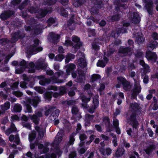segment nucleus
<instances>
[{
	"label": "nucleus",
	"instance_id": "1",
	"mask_svg": "<svg viewBox=\"0 0 158 158\" xmlns=\"http://www.w3.org/2000/svg\"><path fill=\"white\" fill-rule=\"evenodd\" d=\"M47 65V63L43 59H40L38 60L35 67L32 62L28 63L23 60L19 63V67L16 69L15 73L17 74L21 73L26 68H27L29 73H33L35 72L36 69L37 70L42 69H45Z\"/></svg>",
	"mask_w": 158,
	"mask_h": 158
},
{
	"label": "nucleus",
	"instance_id": "2",
	"mask_svg": "<svg viewBox=\"0 0 158 158\" xmlns=\"http://www.w3.org/2000/svg\"><path fill=\"white\" fill-rule=\"evenodd\" d=\"M63 73L62 71L56 72L55 73L54 76L51 79V80L45 78L43 76H39L38 77V78L40 79L39 81V83L40 85H44L49 83H56L63 82V80H59L57 78L60 75H62Z\"/></svg>",
	"mask_w": 158,
	"mask_h": 158
},
{
	"label": "nucleus",
	"instance_id": "3",
	"mask_svg": "<svg viewBox=\"0 0 158 158\" xmlns=\"http://www.w3.org/2000/svg\"><path fill=\"white\" fill-rule=\"evenodd\" d=\"M40 101V99L38 97H35L33 99L27 98L25 102V106H26L27 112L31 113L32 112L31 107V105L34 107H36Z\"/></svg>",
	"mask_w": 158,
	"mask_h": 158
},
{
	"label": "nucleus",
	"instance_id": "4",
	"mask_svg": "<svg viewBox=\"0 0 158 158\" xmlns=\"http://www.w3.org/2000/svg\"><path fill=\"white\" fill-rule=\"evenodd\" d=\"M40 43V42L39 40L35 39L33 41V44L27 50V53L29 54H35L42 51L43 48L41 47L38 46Z\"/></svg>",
	"mask_w": 158,
	"mask_h": 158
},
{
	"label": "nucleus",
	"instance_id": "5",
	"mask_svg": "<svg viewBox=\"0 0 158 158\" xmlns=\"http://www.w3.org/2000/svg\"><path fill=\"white\" fill-rule=\"evenodd\" d=\"M128 43L129 45L130 48L128 47L127 48H123V47L121 48L119 51V53L120 54H123L124 55H130L132 53V50L131 48H133V42L131 40H128Z\"/></svg>",
	"mask_w": 158,
	"mask_h": 158
},
{
	"label": "nucleus",
	"instance_id": "6",
	"mask_svg": "<svg viewBox=\"0 0 158 158\" xmlns=\"http://www.w3.org/2000/svg\"><path fill=\"white\" fill-rule=\"evenodd\" d=\"M118 84L116 85L117 88H119L120 84H122L123 85V87L124 89L126 91L129 90L131 88V86L129 83L125 79L122 77H119L118 78Z\"/></svg>",
	"mask_w": 158,
	"mask_h": 158
},
{
	"label": "nucleus",
	"instance_id": "7",
	"mask_svg": "<svg viewBox=\"0 0 158 158\" xmlns=\"http://www.w3.org/2000/svg\"><path fill=\"white\" fill-rule=\"evenodd\" d=\"M134 88L133 89L131 94L132 97L133 98H135L136 95L138 94L141 91V88L139 84V81L138 79L137 80H134Z\"/></svg>",
	"mask_w": 158,
	"mask_h": 158
},
{
	"label": "nucleus",
	"instance_id": "8",
	"mask_svg": "<svg viewBox=\"0 0 158 158\" xmlns=\"http://www.w3.org/2000/svg\"><path fill=\"white\" fill-rule=\"evenodd\" d=\"M72 40L74 44V45L72 48L73 52H75L77 50L82 46V44L80 42L79 38L75 35L72 36Z\"/></svg>",
	"mask_w": 158,
	"mask_h": 158
},
{
	"label": "nucleus",
	"instance_id": "9",
	"mask_svg": "<svg viewBox=\"0 0 158 158\" xmlns=\"http://www.w3.org/2000/svg\"><path fill=\"white\" fill-rule=\"evenodd\" d=\"M77 57L78 59V63L79 65L82 68L85 67L86 65V63L84 59V53L81 52H79Z\"/></svg>",
	"mask_w": 158,
	"mask_h": 158
},
{
	"label": "nucleus",
	"instance_id": "10",
	"mask_svg": "<svg viewBox=\"0 0 158 158\" xmlns=\"http://www.w3.org/2000/svg\"><path fill=\"white\" fill-rule=\"evenodd\" d=\"M129 25V24L128 23H124L122 28H119L117 29L115 33L114 32L112 33V36L115 38L119 36V34L125 33L127 30L126 27Z\"/></svg>",
	"mask_w": 158,
	"mask_h": 158
},
{
	"label": "nucleus",
	"instance_id": "11",
	"mask_svg": "<svg viewBox=\"0 0 158 158\" xmlns=\"http://www.w3.org/2000/svg\"><path fill=\"white\" fill-rule=\"evenodd\" d=\"M146 57L148 61L155 62L157 59V56L155 53L148 51L146 52Z\"/></svg>",
	"mask_w": 158,
	"mask_h": 158
},
{
	"label": "nucleus",
	"instance_id": "12",
	"mask_svg": "<svg viewBox=\"0 0 158 158\" xmlns=\"http://www.w3.org/2000/svg\"><path fill=\"white\" fill-rule=\"evenodd\" d=\"M49 9H50L49 10H48L45 8H44V10H39L37 12V14L36 15L37 18H41L44 17L48 13H50V11H52V9L51 8H49ZM48 9H49V8Z\"/></svg>",
	"mask_w": 158,
	"mask_h": 158
},
{
	"label": "nucleus",
	"instance_id": "13",
	"mask_svg": "<svg viewBox=\"0 0 158 158\" xmlns=\"http://www.w3.org/2000/svg\"><path fill=\"white\" fill-rule=\"evenodd\" d=\"M63 135V131L62 130H60L57 133L55 137L54 142V144L57 145L59 144L62 140V137Z\"/></svg>",
	"mask_w": 158,
	"mask_h": 158
},
{
	"label": "nucleus",
	"instance_id": "14",
	"mask_svg": "<svg viewBox=\"0 0 158 158\" xmlns=\"http://www.w3.org/2000/svg\"><path fill=\"white\" fill-rule=\"evenodd\" d=\"M133 35L136 38V41L138 44H140L144 41V38L141 33H136L134 32Z\"/></svg>",
	"mask_w": 158,
	"mask_h": 158
},
{
	"label": "nucleus",
	"instance_id": "15",
	"mask_svg": "<svg viewBox=\"0 0 158 158\" xmlns=\"http://www.w3.org/2000/svg\"><path fill=\"white\" fill-rule=\"evenodd\" d=\"M42 115L41 112L38 111L35 113V114L32 116L29 115V116L33 122L35 124H37L39 121V117H40Z\"/></svg>",
	"mask_w": 158,
	"mask_h": 158
},
{
	"label": "nucleus",
	"instance_id": "16",
	"mask_svg": "<svg viewBox=\"0 0 158 158\" xmlns=\"http://www.w3.org/2000/svg\"><path fill=\"white\" fill-rule=\"evenodd\" d=\"M35 130L38 132L39 137L41 139L44 136V133L45 131V127H42L36 126L35 127Z\"/></svg>",
	"mask_w": 158,
	"mask_h": 158
},
{
	"label": "nucleus",
	"instance_id": "17",
	"mask_svg": "<svg viewBox=\"0 0 158 158\" xmlns=\"http://www.w3.org/2000/svg\"><path fill=\"white\" fill-rule=\"evenodd\" d=\"M98 95H96L93 98V103L94 104V109H89V112L90 113H93L94 112V110L96 109L98 106Z\"/></svg>",
	"mask_w": 158,
	"mask_h": 158
},
{
	"label": "nucleus",
	"instance_id": "18",
	"mask_svg": "<svg viewBox=\"0 0 158 158\" xmlns=\"http://www.w3.org/2000/svg\"><path fill=\"white\" fill-rule=\"evenodd\" d=\"M131 20L133 23H139L140 21V16L137 13H134L132 14Z\"/></svg>",
	"mask_w": 158,
	"mask_h": 158
},
{
	"label": "nucleus",
	"instance_id": "19",
	"mask_svg": "<svg viewBox=\"0 0 158 158\" xmlns=\"http://www.w3.org/2000/svg\"><path fill=\"white\" fill-rule=\"evenodd\" d=\"M48 39H51L55 43L59 41V39L60 38L59 35L57 34H56L53 32L50 33L48 35Z\"/></svg>",
	"mask_w": 158,
	"mask_h": 158
},
{
	"label": "nucleus",
	"instance_id": "20",
	"mask_svg": "<svg viewBox=\"0 0 158 158\" xmlns=\"http://www.w3.org/2000/svg\"><path fill=\"white\" fill-rule=\"evenodd\" d=\"M48 145L49 143H46L45 144V146H44L42 144H40L38 145V148L42 151V152H41V153L46 152L48 151L49 149L47 148V146H48Z\"/></svg>",
	"mask_w": 158,
	"mask_h": 158
},
{
	"label": "nucleus",
	"instance_id": "21",
	"mask_svg": "<svg viewBox=\"0 0 158 158\" xmlns=\"http://www.w3.org/2000/svg\"><path fill=\"white\" fill-rule=\"evenodd\" d=\"M9 139L10 142L13 141L15 142L17 145L19 144V136L18 135H16L15 137L14 135H11L9 136Z\"/></svg>",
	"mask_w": 158,
	"mask_h": 158
},
{
	"label": "nucleus",
	"instance_id": "22",
	"mask_svg": "<svg viewBox=\"0 0 158 158\" xmlns=\"http://www.w3.org/2000/svg\"><path fill=\"white\" fill-rule=\"evenodd\" d=\"M35 137V132L33 131L32 133L30 134L29 136V140L30 143L31 141H32ZM35 147V145L34 144L31 143L30 148L31 149H33Z\"/></svg>",
	"mask_w": 158,
	"mask_h": 158
},
{
	"label": "nucleus",
	"instance_id": "23",
	"mask_svg": "<svg viewBox=\"0 0 158 158\" xmlns=\"http://www.w3.org/2000/svg\"><path fill=\"white\" fill-rule=\"evenodd\" d=\"M103 60H99L98 61L97 63V66L104 67L106 66V64L108 61V60L106 57H104Z\"/></svg>",
	"mask_w": 158,
	"mask_h": 158
},
{
	"label": "nucleus",
	"instance_id": "24",
	"mask_svg": "<svg viewBox=\"0 0 158 158\" xmlns=\"http://www.w3.org/2000/svg\"><path fill=\"white\" fill-rule=\"evenodd\" d=\"M112 150L110 148H107L105 149L101 148L100 151L101 153L104 155H109L111 153Z\"/></svg>",
	"mask_w": 158,
	"mask_h": 158
},
{
	"label": "nucleus",
	"instance_id": "25",
	"mask_svg": "<svg viewBox=\"0 0 158 158\" xmlns=\"http://www.w3.org/2000/svg\"><path fill=\"white\" fill-rule=\"evenodd\" d=\"M17 131V129L15 125L13 124H12L10 128L8 129L5 132V133L7 135H9L13 131L15 132Z\"/></svg>",
	"mask_w": 158,
	"mask_h": 158
},
{
	"label": "nucleus",
	"instance_id": "26",
	"mask_svg": "<svg viewBox=\"0 0 158 158\" xmlns=\"http://www.w3.org/2000/svg\"><path fill=\"white\" fill-rule=\"evenodd\" d=\"M75 68V66L73 64H70L66 66V72L68 75H70V72Z\"/></svg>",
	"mask_w": 158,
	"mask_h": 158
},
{
	"label": "nucleus",
	"instance_id": "27",
	"mask_svg": "<svg viewBox=\"0 0 158 158\" xmlns=\"http://www.w3.org/2000/svg\"><path fill=\"white\" fill-rule=\"evenodd\" d=\"M10 107V104L9 102H6L3 105L1 106V109L3 111V113H4L5 111L9 109Z\"/></svg>",
	"mask_w": 158,
	"mask_h": 158
},
{
	"label": "nucleus",
	"instance_id": "28",
	"mask_svg": "<svg viewBox=\"0 0 158 158\" xmlns=\"http://www.w3.org/2000/svg\"><path fill=\"white\" fill-rule=\"evenodd\" d=\"M13 14L12 12L10 11H9L7 12H6L0 15V18L1 19L3 20H5L7 19L10 15H11Z\"/></svg>",
	"mask_w": 158,
	"mask_h": 158
},
{
	"label": "nucleus",
	"instance_id": "29",
	"mask_svg": "<svg viewBox=\"0 0 158 158\" xmlns=\"http://www.w3.org/2000/svg\"><path fill=\"white\" fill-rule=\"evenodd\" d=\"M135 116L134 115H132L131 116V123L133 127L135 129L138 128V122L135 120Z\"/></svg>",
	"mask_w": 158,
	"mask_h": 158
},
{
	"label": "nucleus",
	"instance_id": "30",
	"mask_svg": "<svg viewBox=\"0 0 158 158\" xmlns=\"http://www.w3.org/2000/svg\"><path fill=\"white\" fill-rule=\"evenodd\" d=\"M19 32L15 33L14 34L12 35V38L11 43H14L18 40L19 38L22 37L19 35Z\"/></svg>",
	"mask_w": 158,
	"mask_h": 158
},
{
	"label": "nucleus",
	"instance_id": "31",
	"mask_svg": "<svg viewBox=\"0 0 158 158\" xmlns=\"http://www.w3.org/2000/svg\"><path fill=\"white\" fill-rule=\"evenodd\" d=\"M145 3V7L148 10V12L150 14L149 10L152 7V3L150 0H147V1H144Z\"/></svg>",
	"mask_w": 158,
	"mask_h": 158
},
{
	"label": "nucleus",
	"instance_id": "32",
	"mask_svg": "<svg viewBox=\"0 0 158 158\" xmlns=\"http://www.w3.org/2000/svg\"><path fill=\"white\" fill-rule=\"evenodd\" d=\"M79 76L77 77V81L80 82H83L85 80V75L83 73L79 72Z\"/></svg>",
	"mask_w": 158,
	"mask_h": 158
},
{
	"label": "nucleus",
	"instance_id": "33",
	"mask_svg": "<svg viewBox=\"0 0 158 158\" xmlns=\"http://www.w3.org/2000/svg\"><path fill=\"white\" fill-rule=\"evenodd\" d=\"M59 110H56L54 111L52 115L50 116V118L52 120H55L57 116L59 115Z\"/></svg>",
	"mask_w": 158,
	"mask_h": 158
},
{
	"label": "nucleus",
	"instance_id": "34",
	"mask_svg": "<svg viewBox=\"0 0 158 158\" xmlns=\"http://www.w3.org/2000/svg\"><path fill=\"white\" fill-rule=\"evenodd\" d=\"M56 0H44L42 6L52 5L56 2Z\"/></svg>",
	"mask_w": 158,
	"mask_h": 158
},
{
	"label": "nucleus",
	"instance_id": "35",
	"mask_svg": "<svg viewBox=\"0 0 158 158\" xmlns=\"http://www.w3.org/2000/svg\"><path fill=\"white\" fill-rule=\"evenodd\" d=\"M155 147L154 145H151L147 148L144 149V150L146 152V154H149L150 153L152 152L153 150L155 149Z\"/></svg>",
	"mask_w": 158,
	"mask_h": 158
},
{
	"label": "nucleus",
	"instance_id": "36",
	"mask_svg": "<svg viewBox=\"0 0 158 158\" xmlns=\"http://www.w3.org/2000/svg\"><path fill=\"white\" fill-rule=\"evenodd\" d=\"M87 138L85 134H81L80 135L79 138L81 140L80 143L79 144V146L81 147V146H83L84 144V142H82Z\"/></svg>",
	"mask_w": 158,
	"mask_h": 158
},
{
	"label": "nucleus",
	"instance_id": "37",
	"mask_svg": "<svg viewBox=\"0 0 158 158\" xmlns=\"http://www.w3.org/2000/svg\"><path fill=\"white\" fill-rule=\"evenodd\" d=\"M75 57V56L74 55L71 53H68L66 58L65 62L66 63H68L70 60L74 59Z\"/></svg>",
	"mask_w": 158,
	"mask_h": 158
},
{
	"label": "nucleus",
	"instance_id": "38",
	"mask_svg": "<svg viewBox=\"0 0 158 158\" xmlns=\"http://www.w3.org/2000/svg\"><path fill=\"white\" fill-rule=\"evenodd\" d=\"M140 64L145 69V71L146 72H149V66L148 64H146L143 60H140Z\"/></svg>",
	"mask_w": 158,
	"mask_h": 158
},
{
	"label": "nucleus",
	"instance_id": "39",
	"mask_svg": "<svg viewBox=\"0 0 158 158\" xmlns=\"http://www.w3.org/2000/svg\"><path fill=\"white\" fill-rule=\"evenodd\" d=\"M86 118L85 121V125L88 126L90 123V121L93 118V116L92 115L87 114L85 115Z\"/></svg>",
	"mask_w": 158,
	"mask_h": 158
},
{
	"label": "nucleus",
	"instance_id": "40",
	"mask_svg": "<svg viewBox=\"0 0 158 158\" xmlns=\"http://www.w3.org/2000/svg\"><path fill=\"white\" fill-rule=\"evenodd\" d=\"M64 45L67 46H69L73 45V44L71 41L70 38L69 37H67L66 38L65 43L64 44Z\"/></svg>",
	"mask_w": 158,
	"mask_h": 158
},
{
	"label": "nucleus",
	"instance_id": "41",
	"mask_svg": "<svg viewBox=\"0 0 158 158\" xmlns=\"http://www.w3.org/2000/svg\"><path fill=\"white\" fill-rule=\"evenodd\" d=\"M22 109V107L19 104H16L13 107V110L16 112H19Z\"/></svg>",
	"mask_w": 158,
	"mask_h": 158
},
{
	"label": "nucleus",
	"instance_id": "42",
	"mask_svg": "<svg viewBox=\"0 0 158 158\" xmlns=\"http://www.w3.org/2000/svg\"><path fill=\"white\" fill-rule=\"evenodd\" d=\"M124 152V150L122 148H118L115 153V156L117 157H119L122 156Z\"/></svg>",
	"mask_w": 158,
	"mask_h": 158
},
{
	"label": "nucleus",
	"instance_id": "43",
	"mask_svg": "<svg viewBox=\"0 0 158 158\" xmlns=\"http://www.w3.org/2000/svg\"><path fill=\"white\" fill-rule=\"evenodd\" d=\"M157 45V43L156 41H154L152 43L149 44L148 46V48H150L151 50H153L154 48L156 47Z\"/></svg>",
	"mask_w": 158,
	"mask_h": 158
},
{
	"label": "nucleus",
	"instance_id": "44",
	"mask_svg": "<svg viewBox=\"0 0 158 158\" xmlns=\"http://www.w3.org/2000/svg\"><path fill=\"white\" fill-rule=\"evenodd\" d=\"M151 124L152 125V127L154 128H156L155 132H156V135L158 136V126L157 125H156L154 124V122L153 120H151ZM158 140V138L157 139Z\"/></svg>",
	"mask_w": 158,
	"mask_h": 158
},
{
	"label": "nucleus",
	"instance_id": "45",
	"mask_svg": "<svg viewBox=\"0 0 158 158\" xmlns=\"http://www.w3.org/2000/svg\"><path fill=\"white\" fill-rule=\"evenodd\" d=\"M53 93L52 92H48L45 94V98L46 99L49 101L51 99L52 95Z\"/></svg>",
	"mask_w": 158,
	"mask_h": 158
},
{
	"label": "nucleus",
	"instance_id": "46",
	"mask_svg": "<svg viewBox=\"0 0 158 158\" xmlns=\"http://www.w3.org/2000/svg\"><path fill=\"white\" fill-rule=\"evenodd\" d=\"M64 57L63 55L59 54L55 58V60L61 61L64 58Z\"/></svg>",
	"mask_w": 158,
	"mask_h": 158
},
{
	"label": "nucleus",
	"instance_id": "47",
	"mask_svg": "<svg viewBox=\"0 0 158 158\" xmlns=\"http://www.w3.org/2000/svg\"><path fill=\"white\" fill-rule=\"evenodd\" d=\"M101 78L99 75L97 74H94L92 77V81L94 82L100 79Z\"/></svg>",
	"mask_w": 158,
	"mask_h": 158
},
{
	"label": "nucleus",
	"instance_id": "48",
	"mask_svg": "<svg viewBox=\"0 0 158 158\" xmlns=\"http://www.w3.org/2000/svg\"><path fill=\"white\" fill-rule=\"evenodd\" d=\"M60 14L61 15L64 17L67 16L68 15V12L65 10L64 8H61L60 9Z\"/></svg>",
	"mask_w": 158,
	"mask_h": 158
},
{
	"label": "nucleus",
	"instance_id": "49",
	"mask_svg": "<svg viewBox=\"0 0 158 158\" xmlns=\"http://www.w3.org/2000/svg\"><path fill=\"white\" fill-rule=\"evenodd\" d=\"M76 135L75 133L72 134L70 137V140L69 143L70 145H72L75 141V139L74 138V136Z\"/></svg>",
	"mask_w": 158,
	"mask_h": 158
},
{
	"label": "nucleus",
	"instance_id": "50",
	"mask_svg": "<svg viewBox=\"0 0 158 158\" xmlns=\"http://www.w3.org/2000/svg\"><path fill=\"white\" fill-rule=\"evenodd\" d=\"M155 92V90L154 89H152L149 91L150 94L148 95L147 96V98L148 100H149L152 97V94L154 93Z\"/></svg>",
	"mask_w": 158,
	"mask_h": 158
},
{
	"label": "nucleus",
	"instance_id": "51",
	"mask_svg": "<svg viewBox=\"0 0 158 158\" xmlns=\"http://www.w3.org/2000/svg\"><path fill=\"white\" fill-rule=\"evenodd\" d=\"M116 16H114L110 17L107 18V20H108L110 22L117 20L118 19V16H117L116 18Z\"/></svg>",
	"mask_w": 158,
	"mask_h": 158
},
{
	"label": "nucleus",
	"instance_id": "52",
	"mask_svg": "<svg viewBox=\"0 0 158 158\" xmlns=\"http://www.w3.org/2000/svg\"><path fill=\"white\" fill-rule=\"evenodd\" d=\"M131 108L134 110H136L139 109V106L138 104L136 103H132L131 105Z\"/></svg>",
	"mask_w": 158,
	"mask_h": 158
},
{
	"label": "nucleus",
	"instance_id": "53",
	"mask_svg": "<svg viewBox=\"0 0 158 158\" xmlns=\"http://www.w3.org/2000/svg\"><path fill=\"white\" fill-rule=\"evenodd\" d=\"M19 85V82H15L12 85H9L13 89H16Z\"/></svg>",
	"mask_w": 158,
	"mask_h": 158
},
{
	"label": "nucleus",
	"instance_id": "54",
	"mask_svg": "<svg viewBox=\"0 0 158 158\" xmlns=\"http://www.w3.org/2000/svg\"><path fill=\"white\" fill-rule=\"evenodd\" d=\"M82 101L83 103H87L90 100V98H87L85 96H83L82 98Z\"/></svg>",
	"mask_w": 158,
	"mask_h": 158
},
{
	"label": "nucleus",
	"instance_id": "55",
	"mask_svg": "<svg viewBox=\"0 0 158 158\" xmlns=\"http://www.w3.org/2000/svg\"><path fill=\"white\" fill-rule=\"evenodd\" d=\"M92 45L93 49H94L96 51H97L99 50V46L96 43H93L92 44Z\"/></svg>",
	"mask_w": 158,
	"mask_h": 158
},
{
	"label": "nucleus",
	"instance_id": "56",
	"mask_svg": "<svg viewBox=\"0 0 158 158\" xmlns=\"http://www.w3.org/2000/svg\"><path fill=\"white\" fill-rule=\"evenodd\" d=\"M34 89L37 92L40 94H42L44 92L43 89L40 87H35Z\"/></svg>",
	"mask_w": 158,
	"mask_h": 158
},
{
	"label": "nucleus",
	"instance_id": "57",
	"mask_svg": "<svg viewBox=\"0 0 158 158\" xmlns=\"http://www.w3.org/2000/svg\"><path fill=\"white\" fill-rule=\"evenodd\" d=\"M9 40L7 39H3L0 40V43L3 45H5L6 44L8 43Z\"/></svg>",
	"mask_w": 158,
	"mask_h": 158
},
{
	"label": "nucleus",
	"instance_id": "58",
	"mask_svg": "<svg viewBox=\"0 0 158 158\" xmlns=\"http://www.w3.org/2000/svg\"><path fill=\"white\" fill-rule=\"evenodd\" d=\"M65 87L64 86L61 87L60 88V94L61 95L64 94L65 93Z\"/></svg>",
	"mask_w": 158,
	"mask_h": 158
},
{
	"label": "nucleus",
	"instance_id": "59",
	"mask_svg": "<svg viewBox=\"0 0 158 158\" xmlns=\"http://www.w3.org/2000/svg\"><path fill=\"white\" fill-rule=\"evenodd\" d=\"M72 112L73 114H76L78 112V110L77 107H73L72 109Z\"/></svg>",
	"mask_w": 158,
	"mask_h": 158
},
{
	"label": "nucleus",
	"instance_id": "60",
	"mask_svg": "<svg viewBox=\"0 0 158 158\" xmlns=\"http://www.w3.org/2000/svg\"><path fill=\"white\" fill-rule=\"evenodd\" d=\"M13 94L17 97H21L23 95V94L21 92L19 91H14L13 92Z\"/></svg>",
	"mask_w": 158,
	"mask_h": 158
},
{
	"label": "nucleus",
	"instance_id": "61",
	"mask_svg": "<svg viewBox=\"0 0 158 158\" xmlns=\"http://www.w3.org/2000/svg\"><path fill=\"white\" fill-rule=\"evenodd\" d=\"M143 78V82L144 83L147 84L148 83V76L145 75L144 76H142Z\"/></svg>",
	"mask_w": 158,
	"mask_h": 158
},
{
	"label": "nucleus",
	"instance_id": "62",
	"mask_svg": "<svg viewBox=\"0 0 158 158\" xmlns=\"http://www.w3.org/2000/svg\"><path fill=\"white\" fill-rule=\"evenodd\" d=\"M55 20L52 18H50L48 20V24L50 26L52 23H53L55 22Z\"/></svg>",
	"mask_w": 158,
	"mask_h": 158
},
{
	"label": "nucleus",
	"instance_id": "63",
	"mask_svg": "<svg viewBox=\"0 0 158 158\" xmlns=\"http://www.w3.org/2000/svg\"><path fill=\"white\" fill-rule=\"evenodd\" d=\"M118 121L117 119L113 120V124L115 128L118 127Z\"/></svg>",
	"mask_w": 158,
	"mask_h": 158
},
{
	"label": "nucleus",
	"instance_id": "64",
	"mask_svg": "<svg viewBox=\"0 0 158 158\" xmlns=\"http://www.w3.org/2000/svg\"><path fill=\"white\" fill-rule=\"evenodd\" d=\"M45 158H56V156L54 153L52 154L51 155L47 154L46 155Z\"/></svg>",
	"mask_w": 158,
	"mask_h": 158
}]
</instances>
